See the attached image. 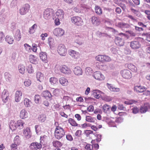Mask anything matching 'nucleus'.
Listing matches in <instances>:
<instances>
[{
	"mask_svg": "<svg viewBox=\"0 0 150 150\" xmlns=\"http://www.w3.org/2000/svg\"><path fill=\"white\" fill-rule=\"evenodd\" d=\"M143 38L141 37L135 38V40L130 42V46L131 48L134 50H137L140 48L141 46V43Z\"/></svg>",
	"mask_w": 150,
	"mask_h": 150,
	"instance_id": "obj_1",
	"label": "nucleus"
},
{
	"mask_svg": "<svg viewBox=\"0 0 150 150\" xmlns=\"http://www.w3.org/2000/svg\"><path fill=\"white\" fill-rule=\"evenodd\" d=\"M65 132L63 128L59 126H56L54 131L55 137L59 139L62 138L65 135Z\"/></svg>",
	"mask_w": 150,
	"mask_h": 150,
	"instance_id": "obj_2",
	"label": "nucleus"
},
{
	"mask_svg": "<svg viewBox=\"0 0 150 150\" xmlns=\"http://www.w3.org/2000/svg\"><path fill=\"white\" fill-rule=\"evenodd\" d=\"M126 36L125 34L121 33L118 34V36L115 38V42L117 45L120 46H123L125 43L124 39Z\"/></svg>",
	"mask_w": 150,
	"mask_h": 150,
	"instance_id": "obj_3",
	"label": "nucleus"
},
{
	"mask_svg": "<svg viewBox=\"0 0 150 150\" xmlns=\"http://www.w3.org/2000/svg\"><path fill=\"white\" fill-rule=\"evenodd\" d=\"M97 61L102 63L110 61L111 59L109 57L105 55H99L96 57Z\"/></svg>",
	"mask_w": 150,
	"mask_h": 150,
	"instance_id": "obj_4",
	"label": "nucleus"
},
{
	"mask_svg": "<svg viewBox=\"0 0 150 150\" xmlns=\"http://www.w3.org/2000/svg\"><path fill=\"white\" fill-rule=\"evenodd\" d=\"M67 49L64 45L60 44L58 45L57 48V51L60 55L65 56L67 53Z\"/></svg>",
	"mask_w": 150,
	"mask_h": 150,
	"instance_id": "obj_5",
	"label": "nucleus"
},
{
	"mask_svg": "<svg viewBox=\"0 0 150 150\" xmlns=\"http://www.w3.org/2000/svg\"><path fill=\"white\" fill-rule=\"evenodd\" d=\"M71 21L74 24L78 26L82 25L83 23L81 18L78 16L72 17L71 18Z\"/></svg>",
	"mask_w": 150,
	"mask_h": 150,
	"instance_id": "obj_6",
	"label": "nucleus"
},
{
	"mask_svg": "<svg viewBox=\"0 0 150 150\" xmlns=\"http://www.w3.org/2000/svg\"><path fill=\"white\" fill-rule=\"evenodd\" d=\"M29 147L31 150H40L42 147V145L40 143L33 142L30 144Z\"/></svg>",
	"mask_w": 150,
	"mask_h": 150,
	"instance_id": "obj_7",
	"label": "nucleus"
},
{
	"mask_svg": "<svg viewBox=\"0 0 150 150\" xmlns=\"http://www.w3.org/2000/svg\"><path fill=\"white\" fill-rule=\"evenodd\" d=\"M122 76L125 79H129L132 77V74L130 71L128 69H125L121 72Z\"/></svg>",
	"mask_w": 150,
	"mask_h": 150,
	"instance_id": "obj_8",
	"label": "nucleus"
},
{
	"mask_svg": "<svg viewBox=\"0 0 150 150\" xmlns=\"http://www.w3.org/2000/svg\"><path fill=\"white\" fill-rule=\"evenodd\" d=\"M53 33L55 36L60 37L64 34V31L61 28H58L54 30Z\"/></svg>",
	"mask_w": 150,
	"mask_h": 150,
	"instance_id": "obj_9",
	"label": "nucleus"
},
{
	"mask_svg": "<svg viewBox=\"0 0 150 150\" xmlns=\"http://www.w3.org/2000/svg\"><path fill=\"white\" fill-rule=\"evenodd\" d=\"M30 8V5L28 4H25L19 10L20 14L21 15H24L28 11Z\"/></svg>",
	"mask_w": 150,
	"mask_h": 150,
	"instance_id": "obj_10",
	"label": "nucleus"
},
{
	"mask_svg": "<svg viewBox=\"0 0 150 150\" xmlns=\"http://www.w3.org/2000/svg\"><path fill=\"white\" fill-rule=\"evenodd\" d=\"M52 12V9L50 8H47L45 10L44 12L43 17L46 19H49L51 17L52 13L51 12Z\"/></svg>",
	"mask_w": 150,
	"mask_h": 150,
	"instance_id": "obj_11",
	"label": "nucleus"
},
{
	"mask_svg": "<svg viewBox=\"0 0 150 150\" xmlns=\"http://www.w3.org/2000/svg\"><path fill=\"white\" fill-rule=\"evenodd\" d=\"M2 98L4 103H6L9 99V94L8 91L4 89L2 93Z\"/></svg>",
	"mask_w": 150,
	"mask_h": 150,
	"instance_id": "obj_12",
	"label": "nucleus"
},
{
	"mask_svg": "<svg viewBox=\"0 0 150 150\" xmlns=\"http://www.w3.org/2000/svg\"><path fill=\"white\" fill-rule=\"evenodd\" d=\"M91 22L93 25L98 26L100 23V21L99 18L96 16H93L91 18Z\"/></svg>",
	"mask_w": 150,
	"mask_h": 150,
	"instance_id": "obj_13",
	"label": "nucleus"
},
{
	"mask_svg": "<svg viewBox=\"0 0 150 150\" xmlns=\"http://www.w3.org/2000/svg\"><path fill=\"white\" fill-rule=\"evenodd\" d=\"M60 70L62 73L65 74H70L71 73L70 69L65 65L60 67Z\"/></svg>",
	"mask_w": 150,
	"mask_h": 150,
	"instance_id": "obj_14",
	"label": "nucleus"
},
{
	"mask_svg": "<svg viewBox=\"0 0 150 150\" xmlns=\"http://www.w3.org/2000/svg\"><path fill=\"white\" fill-rule=\"evenodd\" d=\"M93 77L96 79L99 80H103L104 79L105 76L99 71H96L94 73Z\"/></svg>",
	"mask_w": 150,
	"mask_h": 150,
	"instance_id": "obj_15",
	"label": "nucleus"
},
{
	"mask_svg": "<svg viewBox=\"0 0 150 150\" xmlns=\"http://www.w3.org/2000/svg\"><path fill=\"white\" fill-rule=\"evenodd\" d=\"M22 93L21 91H17L15 95V100L17 102H19L21 99Z\"/></svg>",
	"mask_w": 150,
	"mask_h": 150,
	"instance_id": "obj_16",
	"label": "nucleus"
},
{
	"mask_svg": "<svg viewBox=\"0 0 150 150\" xmlns=\"http://www.w3.org/2000/svg\"><path fill=\"white\" fill-rule=\"evenodd\" d=\"M134 90L137 93H140L145 91L146 90V88L142 86H136L134 87Z\"/></svg>",
	"mask_w": 150,
	"mask_h": 150,
	"instance_id": "obj_17",
	"label": "nucleus"
},
{
	"mask_svg": "<svg viewBox=\"0 0 150 150\" xmlns=\"http://www.w3.org/2000/svg\"><path fill=\"white\" fill-rule=\"evenodd\" d=\"M64 13L62 9H58L56 12V16L57 18L60 19V20H62L64 16Z\"/></svg>",
	"mask_w": 150,
	"mask_h": 150,
	"instance_id": "obj_18",
	"label": "nucleus"
},
{
	"mask_svg": "<svg viewBox=\"0 0 150 150\" xmlns=\"http://www.w3.org/2000/svg\"><path fill=\"white\" fill-rule=\"evenodd\" d=\"M60 84L63 86H67L69 84L68 80L66 78L64 77L60 78L59 79Z\"/></svg>",
	"mask_w": 150,
	"mask_h": 150,
	"instance_id": "obj_19",
	"label": "nucleus"
},
{
	"mask_svg": "<svg viewBox=\"0 0 150 150\" xmlns=\"http://www.w3.org/2000/svg\"><path fill=\"white\" fill-rule=\"evenodd\" d=\"M20 116L21 119H24L27 118L28 116L27 111L24 109L22 110L20 112Z\"/></svg>",
	"mask_w": 150,
	"mask_h": 150,
	"instance_id": "obj_20",
	"label": "nucleus"
},
{
	"mask_svg": "<svg viewBox=\"0 0 150 150\" xmlns=\"http://www.w3.org/2000/svg\"><path fill=\"white\" fill-rule=\"evenodd\" d=\"M69 54L74 58L77 59L80 56L79 53L76 51L71 50L69 52Z\"/></svg>",
	"mask_w": 150,
	"mask_h": 150,
	"instance_id": "obj_21",
	"label": "nucleus"
},
{
	"mask_svg": "<svg viewBox=\"0 0 150 150\" xmlns=\"http://www.w3.org/2000/svg\"><path fill=\"white\" fill-rule=\"evenodd\" d=\"M74 74L76 75H80L82 74L83 72L79 66L75 67L73 70Z\"/></svg>",
	"mask_w": 150,
	"mask_h": 150,
	"instance_id": "obj_22",
	"label": "nucleus"
},
{
	"mask_svg": "<svg viewBox=\"0 0 150 150\" xmlns=\"http://www.w3.org/2000/svg\"><path fill=\"white\" fill-rule=\"evenodd\" d=\"M42 96L46 99H51L52 98V95L51 93L48 91H45L42 93Z\"/></svg>",
	"mask_w": 150,
	"mask_h": 150,
	"instance_id": "obj_23",
	"label": "nucleus"
},
{
	"mask_svg": "<svg viewBox=\"0 0 150 150\" xmlns=\"http://www.w3.org/2000/svg\"><path fill=\"white\" fill-rule=\"evenodd\" d=\"M40 59L42 61L45 62H47V56L46 52H41L40 53Z\"/></svg>",
	"mask_w": 150,
	"mask_h": 150,
	"instance_id": "obj_24",
	"label": "nucleus"
},
{
	"mask_svg": "<svg viewBox=\"0 0 150 150\" xmlns=\"http://www.w3.org/2000/svg\"><path fill=\"white\" fill-rule=\"evenodd\" d=\"M16 123L17 128L18 129H22L24 128L25 122L21 120H19L17 121Z\"/></svg>",
	"mask_w": 150,
	"mask_h": 150,
	"instance_id": "obj_25",
	"label": "nucleus"
},
{
	"mask_svg": "<svg viewBox=\"0 0 150 150\" xmlns=\"http://www.w3.org/2000/svg\"><path fill=\"white\" fill-rule=\"evenodd\" d=\"M9 127L12 131L16 130L17 128V123L14 120H11L9 122Z\"/></svg>",
	"mask_w": 150,
	"mask_h": 150,
	"instance_id": "obj_26",
	"label": "nucleus"
},
{
	"mask_svg": "<svg viewBox=\"0 0 150 150\" xmlns=\"http://www.w3.org/2000/svg\"><path fill=\"white\" fill-rule=\"evenodd\" d=\"M92 96L98 99L101 96L100 94V91L97 90H94L93 91Z\"/></svg>",
	"mask_w": 150,
	"mask_h": 150,
	"instance_id": "obj_27",
	"label": "nucleus"
},
{
	"mask_svg": "<svg viewBox=\"0 0 150 150\" xmlns=\"http://www.w3.org/2000/svg\"><path fill=\"white\" fill-rule=\"evenodd\" d=\"M34 101L37 104H40L41 102V98L38 94L35 95L34 98Z\"/></svg>",
	"mask_w": 150,
	"mask_h": 150,
	"instance_id": "obj_28",
	"label": "nucleus"
},
{
	"mask_svg": "<svg viewBox=\"0 0 150 150\" xmlns=\"http://www.w3.org/2000/svg\"><path fill=\"white\" fill-rule=\"evenodd\" d=\"M95 12L98 15H101L103 13V11L101 7L99 6L96 5L95 7Z\"/></svg>",
	"mask_w": 150,
	"mask_h": 150,
	"instance_id": "obj_29",
	"label": "nucleus"
},
{
	"mask_svg": "<svg viewBox=\"0 0 150 150\" xmlns=\"http://www.w3.org/2000/svg\"><path fill=\"white\" fill-rule=\"evenodd\" d=\"M107 85L108 89L112 91L118 92L120 91V89L119 88H115L111 84L108 83Z\"/></svg>",
	"mask_w": 150,
	"mask_h": 150,
	"instance_id": "obj_30",
	"label": "nucleus"
},
{
	"mask_svg": "<svg viewBox=\"0 0 150 150\" xmlns=\"http://www.w3.org/2000/svg\"><path fill=\"white\" fill-rule=\"evenodd\" d=\"M5 40L9 44H12L14 42V40L13 37L9 35H7L6 36Z\"/></svg>",
	"mask_w": 150,
	"mask_h": 150,
	"instance_id": "obj_31",
	"label": "nucleus"
},
{
	"mask_svg": "<svg viewBox=\"0 0 150 150\" xmlns=\"http://www.w3.org/2000/svg\"><path fill=\"white\" fill-rule=\"evenodd\" d=\"M32 102L31 101L27 98H25L24 100V104L25 107H30L31 106Z\"/></svg>",
	"mask_w": 150,
	"mask_h": 150,
	"instance_id": "obj_32",
	"label": "nucleus"
},
{
	"mask_svg": "<svg viewBox=\"0 0 150 150\" xmlns=\"http://www.w3.org/2000/svg\"><path fill=\"white\" fill-rule=\"evenodd\" d=\"M23 134L25 137L27 139L31 137L30 132L29 131V129L28 128L24 129Z\"/></svg>",
	"mask_w": 150,
	"mask_h": 150,
	"instance_id": "obj_33",
	"label": "nucleus"
},
{
	"mask_svg": "<svg viewBox=\"0 0 150 150\" xmlns=\"http://www.w3.org/2000/svg\"><path fill=\"white\" fill-rule=\"evenodd\" d=\"M36 77L38 80L40 82L42 81L43 80V74L40 72H37Z\"/></svg>",
	"mask_w": 150,
	"mask_h": 150,
	"instance_id": "obj_34",
	"label": "nucleus"
},
{
	"mask_svg": "<svg viewBox=\"0 0 150 150\" xmlns=\"http://www.w3.org/2000/svg\"><path fill=\"white\" fill-rule=\"evenodd\" d=\"M68 122L73 127H76L78 126V124L76 120L71 118H69L68 120Z\"/></svg>",
	"mask_w": 150,
	"mask_h": 150,
	"instance_id": "obj_35",
	"label": "nucleus"
},
{
	"mask_svg": "<svg viewBox=\"0 0 150 150\" xmlns=\"http://www.w3.org/2000/svg\"><path fill=\"white\" fill-rule=\"evenodd\" d=\"M53 146L55 147H60L62 145V142L57 140L54 141L52 142Z\"/></svg>",
	"mask_w": 150,
	"mask_h": 150,
	"instance_id": "obj_36",
	"label": "nucleus"
},
{
	"mask_svg": "<svg viewBox=\"0 0 150 150\" xmlns=\"http://www.w3.org/2000/svg\"><path fill=\"white\" fill-rule=\"evenodd\" d=\"M110 106L107 104L104 105L102 107L103 111L105 113H108L110 111Z\"/></svg>",
	"mask_w": 150,
	"mask_h": 150,
	"instance_id": "obj_37",
	"label": "nucleus"
},
{
	"mask_svg": "<svg viewBox=\"0 0 150 150\" xmlns=\"http://www.w3.org/2000/svg\"><path fill=\"white\" fill-rule=\"evenodd\" d=\"M14 37L18 41L21 39V36L20 30L19 29L17 30L16 31L14 35Z\"/></svg>",
	"mask_w": 150,
	"mask_h": 150,
	"instance_id": "obj_38",
	"label": "nucleus"
},
{
	"mask_svg": "<svg viewBox=\"0 0 150 150\" xmlns=\"http://www.w3.org/2000/svg\"><path fill=\"white\" fill-rule=\"evenodd\" d=\"M13 144H15L17 145H19L21 143V141L20 139V138L18 135H16L14 138L13 140Z\"/></svg>",
	"mask_w": 150,
	"mask_h": 150,
	"instance_id": "obj_39",
	"label": "nucleus"
},
{
	"mask_svg": "<svg viewBox=\"0 0 150 150\" xmlns=\"http://www.w3.org/2000/svg\"><path fill=\"white\" fill-rule=\"evenodd\" d=\"M127 67L129 69L131 70L133 72H136L137 71V68L132 64H129L127 66Z\"/></svg>",
	"mask_w": 150,
	"mask_h": 150,
	"instance_id": "obj_40",
	"label": "nucleus"
},
{
	"mask_svg": "<svg viewBox=\"0 0 150 150\" xmlns=\"http://www.w3.org/2000/svg\"><path fill=\"white\" fill-rule=\"evenodd\" d=\"M148 106L147 104H145L144 106L141 107L140 108V112L141 113L146 112L148 109Z\"/></svg>",
	"mask_w": 150,
	"mask_h": 150,
	"instance_id": "obj_41",
	"label": "nucleus"
},
{
	"mask_svg": "<svg viewBox=\"0 0 150 150\" xmlns=\"http://www.w3.org/2000/svg\"><path fill=\"white\" fill-rule=\"evenodd\" d=\"M50 82L51 85H54L57 83L58 79L55 77H52L50 79Z\"/></svg>",
	"mask_w": 150,
	"mask_h": 150,
	"instance_id": "obj_42",
	"label": "nucleus"
},
{
	"mask_svg": "<svg viewBox=\"0 0 150 150\" xmlns=\"http://www.w3.org/2000/svg\"><path fill=\"white\" fill-rule=\"evenodd\" d=\"M37 25L36 24H34L31 27L29 28V33L30 34L33 33L35 32V29L37 28Z\"/></svg>",
	"mask_w": 150,
	"mask_h": 150,
	"instance_id": "obj_43",
	"label": "nucleus"
},
{
	"mask_svg": "<svg viewBox=\"0 0 150 150\" xmlns=\"http://www.w3.org/2000/svg\"><path fill=\"white\" fill-rule=\"evenodd\" d=\"M27 70L29 74H31L34 72V70L31 64H29L26 67Z\"/></svg>",
	"mask_w": 150,
	"mask_h": 150,
	"instance_id": "obj_44",
	"label": "nucleus"
},
{
	"mask_svg": "<svg viewBox=\"0 0 150 150\" xmlns=\"http://www.w3.org/2000/svg\"><path fill=\"white\" fill-rule=\"evenodd\" d=\"M18 68L20 73L22 74H23L24 73L25 71V67L24 65L21 64L19 65Z\"/></svg>",
	"mask_w": 150,
	"mask_h": 150,
	"instance_id": "obj_45",
	"label": "nucleus"
},
{
	"mask_svg": "<svg viewBox=\"0 0 150 150\" xmlns=\"http://www.w3.org/2000/svg\"><path fill=\"white\" fill-rule=\"evenodd\" d=\"M39 120L41 122H44L46 120V116L45 114H42L38 117Z\"/></svg>",
	"mask_w": 150,
	"mask_h": 150,
	"instance_id": "obj_46",
	"label": "nucleus"
},
{
	"mask_svg": "<svg viewBox=\"0 0 150 150\" xmlns=\"http://www.w3.org/2000/svg\"><path fill=\"white\" fill-rule=\"evenodd\" d=\"M86 120L90 122H94L95 121V119L93 117L90 116H87L86 117Z\"/></svg>",
	"mask_w": 150,
	"mask_h": 150,
	"instance_id": "obj_47",
	"label": "nucleus"
},
{
	"mask_svg": "<svg viewBox=\"0 0 150 150\" xmlns=\"http://www.w3.org/2000/svg\"><path fill=\"white\" fill-rule=\"evenodd\" d=\"M142 36L146 37V40L149 42H150V34L146 33H143L142 34Z\"/></svg>",
	"mask_w": 150,
	"mask_h": 150,
	"instance_id": "obj_48",
	"label": "nucleus"
},
{
	"mask_svg": "<svg viewBox=\"0 0 150 150\" xmlns=\"http://www.w3.org/2000/svg\"><path fill=\"white\" fill-rule=\"evenodd\" d=\"M31 84L30 80L29 79H26L24 82V84L25 86L28 87L30 86Z\"/></svg>",
	"mask_w": 150,
	"mask_h": 150,
	"instance_id": "obj_49",
	"label": "nucleus"
},
{
	"mask_svg": "<svg viewBox=\"0 0 150 150\" xmlns=\"http://www.w3.org/2000/svg\"><path fill=\"white\" fill-rule=\"evenodd\" d=\"M116 25L119 27L123 28L126 27L127 25V24L122 22H120L118 23Z\"/></svg>",
	"mask_w": 150,
	"mask_h": 150,
	"instance_id": "obj_50",
	"label": "nucleus"
},
{
	"mask_svg": "<svg viewBox=\"0 0 150 150\" xmlns=\"http://www.w3.org/2000/svg\"><path fill=\"white\" fill-rule=\"evenodd\" d=\"M76 38H77V40L76 41V42L80 45H82L83 43V41L82 40H79V38H81V36L79 35L76 36Z\"/></svg>",
	"mask_w": 150,
	"mask_h": 150,
	"instance_id": "obj_51",
	"label": "nucleus"
},
{
	"mask_svg": "<svg viewBox=\"0 0 150 150\" xmlns=\"http://www.w3.org/2000/svg\"><path fill=\"white\" fill-rule=\"evenodd\" d=\"M18 146L15 144L12 143L10 146L11 150H18Z\"/></svg>",
	"mask_w": 150,
	"mask_h": 150,
	"instance_id": "obj_52",
	"label": "nucleus"
},
{
	"mask_svg": "<svg viewBox=\"0 0 150 150\" xmlns=\"http://www.w3.org/2000/svg\"><path fill=\"white\" fill-rule=\"evenodd\" d=\"M86 150H93V146L91 144H88L85 147Z\"/></svg>",
	"mask_w": 150,
	"mask_h": 150,
	"instance_id": "obj_53",
	"label": "nucleus"
},
{
	"mask_svg": "<svg viewBox=\"0 0 150 150\" xmlns=\"http://www.w3.org/2000/svg\"><path fill=\"white\" fill-rule=\"evenodd\" d=\"M137 101L133 100H130L127 101H125V103L127 105H131L134 103H137Z\"/></svg>",
	"mask_w": 150,
	"mask_h": 150,
	"instance_id": "obj_54",
	"label": "nucleus"
},
{
	"mask_svg": "<svg viewBox=\"0 0 150 150\" xmlns=\"http://www.w3.org/2000/svg\"><path fill=\"white\" fill-rule=\"evenodd\" d=\"M54 40L53 38H49L48 39V43L50 46H52L53 45Z\"/></svg>",
	"mask_w": 150,
	"mask_h": 150,
	"instance_id": "obj_55",
	"label": "nucleus"
},
{
	"mask_svg": "<svg viewBox=\"0 0 150 150\" xmlns=\"http://www.w3.org/2000/svg\"><path fill=\"white\" fill-rule=\"evenodd\" d=\"M24 47L25 49L28 51H30L31 49V46L29 45L28 44L25 43L24 44Z\"/></svg>",
	"mask_w": 150,
	"mask_h": 150,
	"instance_id": "obj_56",
	"label": "nucleus"
},
{
	"mask_svg": "<svg viewBox=\"0 0 150 150\" xmlns=\"http://www.w3.org/2000/svg\"><path fill=\"white\" fill-rule=\"evenodd\" d=\"M135 30L138 32L140 33L142 31H144V29L142 27H139L137 26H135Z\"/></svg>",
	"mask_w": 150,
	"mask_h": 150,
	"instance_id": "obj_57",
	"label": "nucleus"
},
{
	"mask_svg": "<svg viewBox=\"0 0 150 150\" xmlns=\"http://www.w3.org/2000/svg\"><path fill=\"white\" fill-rule=\"evenodd\" d=\"M47 137L45 135H44L42 136H41L40 137V143H42V141L44 142V141H46L47 139Z\"/></svg>",
	"mask_w": 150,
	"mask_h": 150,
	"instance_id": "obj_58",
	"label": "nucleus"
},
{
	"mask_svg": "<svg viewBox=\"0 0 150 150\" xmlns=\"http://www.w3.org/2000/svg\"><path fill=\"white\" fill-rule=\"evenodd\" d=\"M5 36L4 33L2 32H0V42H2L4 40Z\"/></svg>",
	"mask_w": 150,
	"mask_h": 150,
	"instance_id": "obj_59",
	"label": "nucleus"
},
{
	"mask_svg": "<svg viewBox=\"0 0 150 150\" xmlns=\"http://www.w3.org/2000/svg\"><path fill=\"white\" fill-rule=\"evenodd\" d=\"M144 13L147 15V18L149 20H150V11L145 10Z\"/></svg>",
	"mask_w": 150,
	"mask_h": 150,
	"instance_id": "obj_60",
	"label": "nucleus"
},
{
	"mask_svg": "<svg viewBox=\"0 0 150 150\" xmlns=\"http://www.w3.org/2000/svg\"><path fill=\"white\" fill-rule=\"evenodd\" d=\"M94 108L93 105H90L87 108V110L89 112H92L94 110Z\"/></svg>",
	"mask_w": 150,
	"mask_h": 150,
	"instance_id": "obj_61",
	"label": "nucleus"
},
{
	"mask_svg": "<svg viewBox=\"0 0 150 150\" xmlns=\"http://www.w3.org/2000/svg\"><path fill=\"white\" fill-rule=\"evenodd\" d=\"M132 110L133 113L136 114L138 112L139 109L137 107H134L132 109Z\"/></svg>",
	"mask_w": 150,
	"mask_h": 150,
	"instance_id": "obj_62",
	"label": "nucleus"
},
{
	"mask_svg": "<svg viewBox=\"0 0 150 150\" xmlns=\"http://www.w3.org/2000/svg\"><path fill=\"white\" fill-rule=\"evenodd\" d=\"M91 125L89 124L84 123L81 125V127L83 128H85L87 127H89L91 126Z\"/></svg>",
	"mask_w": 150,
	"mask_h": 150,
	"instance_id": "obj_63",
	"label": "nucleus"
},
{
	"mask_svg": "<svg viewBox=\"0 0 150 150\" xmlns=\"http://www.w3.org/2000/svg\"><path fill=\"white\" fill-rule=\"evenodd\" d=\"M75 117L78 121H80L81 120V116L79 114H75Z\"/></svg>",
	"mask_w": 150,
	"mask_h": 150,
	"instance_id": "obj_64",
	"label": "nucleus"
}]
</instances>
